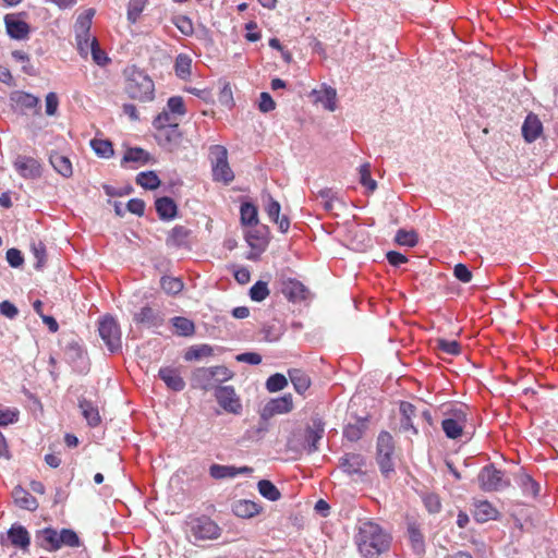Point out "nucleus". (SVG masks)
Instances as JSON below:
<instances>
[{
  "label": "nucleus",
  "instance_id": "f257e3e1",
  "mask_svg": "<svg viewBox=\"0 0 558 558\" xmlns=\"http://www.w3.org/2000/svg\"><path fill=\"white\" fill-rule=\"evenodd\" d=\"M391 536L378 523L364 520L357 524L355 544L364 558H378L390 547Z\"/></svg>",
  "mask_w": 558,
  "mask_h": 558
},
{
  "label": "nucleus",
  "instance_id": "f03ea898",
  "mask_svg": "<svg viewBox=\"0 0 558 558\" xmlns=\"http://www.w3.org/2000/svg\"><path fill=\"white\" fill-rule=\"evenodd\" d=\"M124 73V90L131 99L140 102H149L154 100L155 84L148 74L136 66L128 68Z\"/></svg>",
  "mask_w": 558,
  "mask_h": 558
},
{
  "label": "nucleus",
  "instance_id": "7ed1b4c3",
  "mask_svg": "<svg viewBox=\"0 0 558 558\" xmlns=\"http://www.w3.org/2000/svg\"><path fill=\"white\" fill-rule=\"evenodd\" d=\"M395 441L388 432H380L376 442V461L384 477L390 478L395 473Z\"/></svg>",
  "mask_w": 558,
  "mask_h": 558
},
{
  "label": "nucleus",
  "instance_id": "20e7f679",
  "mask_svg": "<svg viewBox=\"0 0 558 558\" xmlns=\"http://www.w3.org/2000/svg\"><path fill=\"white\" fill-rule=\"evenodd\" d=\"M98 333L111 353L121 350L122 332L118 320L113 316L105 315L98 319Z\"/></svg>",
  "mask_w": 558,
  "mask_h": 558
},
{
  "label": "nucleus",
  "instance_id": "39448f33",
  "mask_svg": "<svg viewBox=\"0 0 558 558\" xmlns=\"http://www.w3.org/2000/svg\"><path fill=\"white\" fill-rule=\"evenodd\" d=\"M210 156L213 161V179L223 184H229L234 179V173L228 162V151L221 145L210 147Z\"/></svg>",
  "mask_w": 558,
  "mask_h": 558
},
{
  "label": "nucleus",
  "instance_id": "423d86ee",
  "mask_svg": "<svg viewBox=\"0 0 558 558\" xmlns=\"http://www.w3.org/2000/svg\"><path fill=\"white\" fill-rule=\"evenodd\" d=\"M480 488L484 492H498L510 486V480L501 470L490 463L483 466L477 475Z\"/></svg>",
  "mask_w": 558,
  "mask_h": 558
},
{
  "label": "nucleus",
  "instance_id": "0eeeda50",
  "mask_svg": "<svg viewBox=\"0 0 558 558\" xmlns=\"http://www.w3.org/2000/svg\"><path fill=\"white\" fill-rule=\"evenodd\" d=\"M189 536L194 541L215 539L220 535V527L206 515L191 518L187 521Z\"/></svg>",
  "mask_w": 558,
  "mask_h": 558
},
{
  "label": "nucleus",
  "instance_id": "6e6552de",
  "mask_svg": "<svg viewBox=\"0 0 558 558\" xmlns=\"http://www.w3.org/2000/svg\"><path fill=\"white\" fill-rule=\"evenodd\" d=\"M218 404L228 413L240 415L243 407L240 397L232 386H218L215 389Z\"/></svg>",
  "mask_w": 558,
  "mask_h": 558
},
{
  "label": "nucleus",
  "instance_id": "1a4fd4ad",
  "mask_svg": "<svg viewBox=\"0 0 558 558\" xmlns=\"http://www.w3.org/2000/svg\"><path fill=\"white\" fill-rule=\"evenodd\" d=\"M12 107L15 111L26 114L28 111L39 113L40 100L38 97L22 90L13 92L10 96Z\"/></svg>",
  "mask_w": 558,
  "mask_h": 558
},
{
  "label": "nucleus",
  "instance_id": "9d476101",
  "mask_svg": "<svg viewBox=\"0 0 558 558\" xmlns=\"http://www.w3.org/2000/svg\"><path fill=\"white\" fill-rule=\"evenodd\" d=\"M14 168L24 179H39L43 174L41 163L29 156L19 155L14 160Z\"/></svg>",
  "mask_w": 558,
  "mask_h": 558
},
{
  "label": "nucleus",
  "instance_id": "9b49d317",
  "mask_svg": "<svg viewBox=\"0 0 558 558\" xmlns=\"http://www.w3.org/2000/svg\"><path fill=\"white\" fill-rule=\"evenodd\" d=\"M292 409V395L288 393L279 398L270 399L263 408L260 416L263 420H269L275 415L289 413Z\"/></svg>",
  "mask_w": 558,
  "mask_h": 558
},
{
  "label": "nucleus",
  "instance_id": "f8f14e48",
  "mask_svg": "<svg viewBox=\"0 0 558 558\" xmlns=\"http://www.w3.org/2000/svg\"><path fill=\"white\" fill-rule=\"evenodd\" d=\"M325 433V423L322 417L314 415L311 418V424L305 429V448L308 453L318 450V442Z\"/></svg>",
  "mask_w": 558,
  "mask_h": 558
},
{
  "label": "nucleus",
  "instance_id": "ddd939ff",
  "mask_svg": "<svg viewBox=\"0 0 558 558\" xmlns=\"http://www.w3.org/2000/svg\"><path fill=\"white\" fill-rule=\"evenodd\" d=\"M133 319L136 324H141L146 328H158L162 326L165 322L163 314L148 305L143 306L135 313Z\"/></svg>",
  "mask_w": 558,
  "mask_h": 558
},
{
  "label": "nucleus",
  "instance_id": "4468645a",
  "mask_svg": "<svg viewBox=\"0 0 558 558\" xmlns=\"http://www.w3.org/2000/svg\"><path fill=\"white\" fill-rule=\"evenodd\" d=\"M282 294L291 302H301L307 300L308 289L296 279H287L282 282Z\"/></svg>",
  "mask_w": 558,
  "mask_h": 558
},
{
  "label": "nucleus",
  "instance_id": "2eb2a0df",
  "mask_svg": "<svg viewBox=\"0 0 558 558\" xmlns=\"http://www.w3.org/2000/svg\"><path fill=\"white\" fill-rule=\"evenodd\" d=\"M4 23L8 35L17 40H23L28 37L29 25L14 14H7L4 16Z\"/></svg>",
  "mask_w": 558,
  "mask_h": 558
},
{
  "label": "nucleus",
  "instance_id": "dca6fc26",
  "mask_svg": "<svg viewBox=\"0 0 558 558\" xmlns=\"http://www.w3.org/2000/svg\"><path fill=\"white\" fill-rule=\"evenodd\" d=\"M366 459L361 453L349 452L340 458V468L348 474H364Z\"/></svg>",
  "mask_w": 558,
  "mask_h": 558
},
{
  "label": "nucleus",
  "instance_id": "f3484780",
  "mask_svg": "<svg viewBox=\"0 0 558 558\" xmlns=\"http://www.w3.org/2000/svg\"><path fill=\"white\" fill-rule=\"evenodd\" d=\"M78 408L81 410L82 416L89 427L94 428L100 425L101 416L97 404L84 397H80Z\"/></svg>",
  "mask_w": 558,
  "mask_h": 558
},
{
  "label": "nucleus",
  "instance_id": "a211bd4d",
  "mask_svg": "<svg viewBox=\"0 0 558 558\" xmlns=\"http://www.w3.org/2000/svg\"><path fill=\"white\" fill-rule=\"evenodd\" d=\"M317 198L320 199L324 209L328 213L347 208L345 202L332 189L320 190L317 193Z\"/></svg>",
  "mask_w": 558,
  "mask_h": 558
},
{
  "label": "nucleus",
  "instance_id": "6ab92c4d",
  "mask_svg": "<svg viewBox=\"0 0 558 558\" xmlns=\"http://www.w3.org/2000/svg\"><path fill=\"white\" fill-rule=\"evenodd\" d=\"M281 206L275 201L270 195L267 196V204L265 206V211L268 218L278 225L279 230L282 233H286L290 228V221L287 216L280 217Z\"/></svg>",
  "mask_w": 558,
  "mask_h": 558
},
{
  "label": "nucleus",
  "instance_id": "aec40b11",
  "mask_svg": "<svg viewBox=\"0 0 558 558\" xmlns=\"http://www.w3.org/2000/svg\"><path fill=\"white\" fill-rule=\"evenodd\" d=\"M8 539L16 548H20L22 551H27L31 537L27 530L20 524H13L8 531Z\"/></svg>",
  "mask_w": 558,
  "mask_h": 558
},
{
  "label": "nucleus",
  "instance_id": "412c9836",
  "mask_svg": "<svg viewBox=\"0 0 558 558\" xmlns=\"http://www.w3.org/2000/svg\"><path fill=\"white\" fill-rule=\"evenodd\" d=\"M65 356L78 372L84 373L87 371L86 354L78 343H69L65 348Z\"/></svg>",
  "mask_w": 558,
  "mask_h": 558
},
{
  "label": "nucleus",
  "instance_id": "4be33fe9",
  "mask_svg": "<svg viewBox=\"0 0 558 558\" xmlns=\"http://www.w3.org/2000/svg\"><path fill=\"white\" fill-rule=\"evenodd\" d=\"M252 469L248 466L235 468L233 465L211 464L209 474L215 480L232 478L239 474L251 473Z\"/></svg>",
  "mask_w": 558,
  "mask_h": 558
},
{
  "label": "nucleus",
  "instance_id": "5701e85b",
  "mask_svg": "<svg viewBox=\"0 0 558 558\" xmlns=\"http://www.w3.org/2000/svg\"><path fill=\"white\" fill-rule=\"evenodd\" d=\"M158 375L167 387L173 391H182L185 387V381L177 368L161 367Z\"/></svg>",
  "mask_w": 558,
  "mask_h": 558
},
{
  "label": "nucleus",
  "instance_id": "b1692460",
  "mask_svg": "<svg viewBox=\"0 0 558 558\" xmlns=\"http://www.w3.org/2000/svg\"><path fill=\"white\" fill-rule=\"evenodd\" d=\"M543 125L539 119L530 113L522 125V135L527 143H533L541 135Z\"/></svg>",
  "mask_w": 558,
  "mask_h": 558
},
{
  "label": "nucleus",
  "instance_id": "393cba45",
  "mask_svg": "<svg viewBox=\"0 0 558 558\" xmlns=\"http://www.w3.org/2000/svg\"><path fill=\"white\" fill-rule=\"evenodd\" d=\"M498 514V510L487 500H481L474 504L473 517L480 523L495 520Z\"/></svg>",
  "mask_w": 558,
  "mask_h": 558
},
{
  "label": "nucleus",
  "instance_id": "a878e982",
  "mask_svg": "<svg viewBox=\"0 0 558 558\" xmlns=\"http://www.w3.org/2000/svg\"><path fill=\"white\" fill-rule=\"evenodd\" d=\"M49 162L52 168L63 178H70L73 174L72 162L69 157L58 153L52 151L49 155Z\"/></svg>",
  "mask_w": 558,
  "mask_h": 558
},
{
  "label": "nucleus",
  "instance_id": "bb28decb",
  "mask_svg": "<svg viewBox=\"0 0 558 558\" xmlns=\"http://www.w3.org/2000/svg\"><path fill=\"white\" fill-rule=\"evenodd\" d=\"M12 497L16 506L28 511H35L38 508L37 499L21 486L14 487Z\"/></svg>",
  "mask_w": 558,
  "mask_h": 558
},
{
  "label": "nucleus",
  "instance_id": "cd10ccee",
  "mask_svg": "<svg viewBox=\"0 0 558 558\" xmlns=\"http://www.w3.org/2000/svg\"><path fill=\"white\" fill-rule=\"evenodd\" d=\"M156 211L161 220H171L178 214V207L171 197L163 196L156 199Z\"/></svg>",
  "mask_w": 558,
  "mask_h": 558
},
{
  "label": "nucleus",
  "instance_id": "c85d7f7f",
  "mask_svg": "<svg viewBox=\"0 0 558 558\" xmlns=\"http://www.w3.org/2000/svg\"><path fill=\"white\" fill-rule=\"evenodd\" d=\"M191 230L184 226H174L168 234L166 244L170 247H183L187 245Z\"/></svg>",
  "mask_w": 558,
  "mask_h": 558
},
{
  "label": "nucleus",
  "instance_id": "c756f323",
  "mask_svg": "<svg viewBox=\"0 0 558 558\" xmlns=\"http://www.w3.org/2000/svg\"><path fill=\"white\" fill-rule=\"evenodd\" d=\"M262 508L259 505L252 500H238L232 506L233 513L243 519H248L257 515L260 512Z\"/></svg>",
  "mask_w": 558,
  "mask_h": 558
},
{
  "label": "nucleus",
  "instance_id": "7c9ffc66",
  "mask_svg": "<svg viewBox=\"0 0 558 558\" xmlns=\"http://www.w3.org/2000/svg\"><path fill=\"white\" fill-rule=\"evenodd\" d=\"M416 408L407 401H402L400 403V413H401V421H400V429L402 432L412 430L414 435L417 434V429L414 427L412 423V417L415 416Z\"/></svg>",
  "mask_w": 558,
  "mask_h": 558
},
{
  "label": "nucleus",
  "instance_id": "2f4dec72",
  "mask_svg": "<svg viewBox=\"0 0 558 558\" xmlns=\"http://www.w3.org/2000/svg\"><path fill=\"white\" fill-rule=\"evenodd\" d=\"M252 229L247 230L246 233H245V239H246V242L247 244L252 247V248H258V250H263L266 244H267V240H266V232H267V227L266 226H260V227H251Z\"/></svg>",
  "mask_w": 558,
  "mask_h": 558
},
{
  "label": "nucleus",
  "instance_id": "473e14b6",
  "mask_svg": "<svg viewBox=\"0 0 558 558\" xmlns=\"http://www.w3.org/2000/svg\"><path fill=\"white\" fill-rule=\"evenodd\" d=\"M214 374L211 367H199L193 372L192 385L203 390H208L211 387Z\"/></svg>",
  "mask_w": 558,
  "mask_h": 558
},
{
  "label": "nucleus",
  "instance_id": "72a5a7b5",
  "mask_svg": "<svg viewBox=\"0 0 558 558\" xmlns=\"http://www.w3.org/2000/svg\"><path fill=\"white\" fill-rule=\"evenodd\" d=\"M58 536H60V532H57L51 527H47L43 530L38 536L39 545L49 551L58 550L61 548Z\"/></svg>",
  "mask_w": 558,
  "mask_h": 558
},
{
  "label": "nucleus",
  "instance_id": "f704fd0d",
  "mask_svg": "<svg viewBox=\"0 0 558 558\" xmlns=\"http://www.w3.org/2000/svg\"><path fill=\"white\" fill-rule=\"evenodd\" d=\"M289 378L300 395H303L311 386V379L307 374L299 368H292L288 371Z\"/></svg>",
  "mask_w": 558,
  "mask_h": 558
},
{
  "label": "nucleus",
  "instance_id": "c9c22d12",
  "mask_svg": "<svg viewBox=\"0 0 558 558\" xmlns=\"http://www.w3.org/2000/svg\"><path fill=\"white\" fill-rule=\"evenodd\" d=\"M408 534L415 554L421 555L425 550L424 535L415 522L408 523Z\"/></svg>",
  "mask_w": 558,
  "mask_h": 558
},
{
  "label": "nucleus",
  "instance_id": "e433bc0d",
  "mask_svg": "<svg viewBox=\"0 0 558 558\" xmlns=\"http://www.w3.org/2000/svg\"><path fill=\"white\" fill-rule=\"evenodd\" d=\"M241 223L246 227H257L258 225V210L257 207L250 203L244 202L240 207Z\"/></svg>",
  "mask_w": 558,
  "mask_h": 558
},
{
  "label": "nucleus",
  "instance_id": "4c0bfd02",
  "mask_svg": "<svg viewBox=\"0 0 558 558\" xmlns=\"http://www.w3.org/2000/svg\"><path fill=\"white\" fill-rule=\"evenodd\" d=\"M171 324L178 336L191 337L195 332L194 323L186 317L175 316L171 319Z\"/></svg>",
  "mask_w": 558,
  "mask_h": 558
},
{
  "label": "nucleus",
  "instance_id": "58836bf2",
  "mask_svg": "<svg viewBox=\"0 0 558 558\" xmlns=\"http://www.w3.org/2000/svg\"><path fill=\"white\" fill-rule=\"evenodd\" d=\"M214 354V349L209 344H198V345H192L187 349V351L184 354L185 361H197L203 357H207Z\"/></svg>",
  "mask_w": 558,
  "mask_h": 558
},
{
  "label": "nucleus",
  "instance_id": "ea45409f",
  "mask_svg": "<svg viewBox=\"0 0 558 558\" xmlns=\"http://www.w3.org/2000/svg\"><path fill=\"white\" fill-rule=\"evenodd\" d=\"M257 488L259 494L270 501H277L281 498L279 489L268 480H260Z\"/></svg>",
  "mask_w": 558,
  "mask_h": 558
},
{
  "label": "nucleus",
  "instance_id": "a19ab883",
  "mask_svg": "<svg viewBox=\"0 0 558 558\" xmlns=\"http://www.w3.org/2000/svg\"><path fill=\"white\" fill-rule=\"evenodd\" d=\"M147 3L148 0H129L126 16L131 24H135L138 21Z\"/></svg>",
  "mask_w": 558,
  "mask_h": 558
},
{
  "label": "nucleus",
  "instance_id": "79ce46f5",
  "mask_svg": "<svg viewBox=\"0 0 558 558\" xmlns=\"http://www.w3.org/2000/svg\"><path fill=\"white\" fill-rule=\"evenodd\" d=\"M160 286H161V289L167 294H173V295L180 293L184 287V284L180 278L169 277V276L161 277Z\"/></svg>",
  "mask_w": 558,
  "mask_h": 558
},
{
  "label": "nucleus",
  "instance_id": "37998d69",
  "mask_svg": "<svg viewBox=\"0 0 558 558\" xmlns=\"http://www.w3.org/2000/svg\"><path fill=\"white\" fill-rule=\"evenodd\" d=\"M136 183L144 189L155 190L160 185V180L154 171H145L137 174Z\"/></svg>",
  "mask_w": 558,
  "mask_h": 558
},
{
  "label": "nucleus",
  "instance_id": "c03bdc74",
  "mask_svg": "<svg viewBox=\"0 0 558 558\" xmlns=\"http://www.w3.org/2000/svg\"><path fill=\"white\" fill-rule=\"evenodd\" d=\"M519 485L525 496L536 497L539 494V485L529 474L519 477Z\"/></svg>",
  "mask_w": 558,
  "mask_h": 558
},
{
  "label": "nucleus",
  "instance_id": "a18cd8bd",
  "mask_svg": "<svg viewBox=\"0 0 558 558\" xmlns=\"http://www.w3.org/2000/svg\"><path fill=\"white\" fill-rule=\"evenodd\" d=\"M175 73L180 78H186L191 75L192 59L184 53H181L175 59Z\"/></svg>",
  "mask_w": 558,
  "mask_h": 558
},
{
  "label": "nucleus",
  "instance_id": "49530a36",
  "mask_svg": "<svg viewBox=\"0 0 558 558\" xmlns=\"http://www.w3.org/2000/svg\"><path fill=\"white\" fill-rule=\"evenodd\" d=\"M364 430H365V422L364 421H357L356 423L354 424H348L345 427H344V430H343V436L349 440V441H357L362 438L363 434H364Z\"/></svg>",
  "mask_w": 558,
  "mask_h": 558
},
{
  "label": "nucleus",
  "instance_id": "de8ad7c7",
  "mask_svg": "<svg viewBox=\"0 0 558 558\" xmlns=\"http://www.w3.org/2000/svg\"><path fill=\"white\" fill-rule=\"evenodd\" d=\"M149 160V154L143 148L134 147L129 148L122 159L123 162H140L142 165L147 163Z\"/></svg>",
  "mask_w": 558,
  "mask_h": 558
},
{
  "label": "nucleus",
  "instance_id": "09e8293b",
  "mask_svg": "<svg viewBox=\"0 0 558 558\" xmlns=\"http://www.w3.org/2000/svg\"><path fill=\"white\" fill-rule=\"evenodd\" d=\"M441 427L448 438L457 439L462 436L465 426L457 423V421H453L451 418H445L441 422Z\"/></svg>",
  "mask_w": 558,
  "mask_h": 558
},
{
  "label": "nucleus",
  "instance_id": "8fccbe9b",
  "mask_svg": "<svg viewBox=\"0 0 558 558\" xmlns=\"http://www.w3.org/2000/svg\"><path fill=\"white\" fill-rule=\"evenodd\" d=\"M90 53L93 61L99 66H105L110 62V58L107 53L100 48L98 40L96 37H93L90 41Z\"/></svg>",
  "mask_w": 558,
  "mask_h": 558
},
{
  "label": "nucleus",
  "instance_id": "3c124183",
  "mask_svg": "<svg viewBox=\"0 0 558 558\" xmlns=\"http://www.w3.org/2000/svg\"><path fill=\"white\" fill-rule=\"evenodd\" d=\"M172 124H178V121L168 110L160 112L153 121L156 130H165V128H171Z\"/></svg>",
  "mask_w": 558,
  "mask_h": 558
},
{
  "label": "nucleus",
  "instance_id": "603ef678",
  "mask_svg": "<svg viewBox=\"0 0 558 558\" xmlns=\"http://www.w3.org/2000/svg\"><path fill=\"white\" fill-rule=\"evenodd\" d=\"M90 145L99 157L109 158L113 155L112 144L107 140H93Z\"/></svg>",
  "mask_w": 558,
  "mask_h": 558
},
{
  "label": "nucleus",
  "instance_id": "864d4df0",
  "mask_svg": "<svg viewBox=\"0 0 558 558\" xmlns=\"http://www.w3.org/2000/svg\"><path fill=\"white\" fill-rule=\"evenodd\" d=\"M395 241L399 245L413 247L417 243V235L413 230L407 231L404 229H400L396 234Z\"/></svg>",
  "mask_w": 558,
  "mask_h": 558
},
{
  "label": "nucleus",
  "instance_id": "5fc2aeb1",
  "mask_svg": "<svg viewBox=\"0 0 558 558\" xmlns=\"http://www.w3.org/2000/svg\"><path fill=\"white\" fill-rule=\"evenodd\" d=\"M60 541V547L61 546H69V547H78L81 546V541L77 534L70 529H62L60 531V536H58Z\"/></svg>",
  "mask_w": 558,
  "mask_h": 558
},
{
  "label": "nucleus",
  "instance_id": "6e6d98bb",
  "mask_svg": "<svg viewBox=\"0 0 558 558\" xmlns=\"http://www.w3.org/2000/svg\"><path fill=\"white\" fill-rule=\"evenodd\" d=\"M288 385V380L284 375L276 373L268 377L266 381V389L269 392H277L284 389Z\"/></svg>",
  "mask_w": 558,
  "mask_h": 558
},
{
  "label": "nucleus",
  "instance_id": "4d7b16f0",
  "mask_svg": "<svg viewBox=\"0 0 558 558\" xmlns=\"http://www.w3.org/2000/svg\"><path fill=\"white\" fill-rule=\"evenodd\" d=\"M95 14L93 9H88L84 15H81L75 24V34L81 33L82 35L89 34V28L92 24V17Z\"/></svg>",
  "mask_w": 558,
  "mask_h": 558
},
{
  "label": "nucleus",
  "instance_id": "13d9d810",
  "mask_svg": "<svg viewBox=\"0 0 558 558\" xmlns=\"http://www.w3.org/2000/svg\"><path fill=\"white\" fill-rule=\"evenodd\" d=\"M422 499H423V504H424L426 510L429 513L435 514V513L440 512L441 501L437 494H434V493L424 494Z\"/></svg>",
  "mask_w": 558,
  "mask_h": 558
},
{
  "label": "nucleus",
  "instance_id": "bf43d9fd",
  "mask_svg": "<svg viewBox=\"0 0 558 558\" xmlns=\"http://www.w3.org/2000/svg\"><path fill=\"white\" fill-rule=\"evenodd\" d=\"M269 295V289L265 281H257L250 289V298L255 302H262Z\"/></svg>",
  "mask_w": 558,
  "mask_h": 558
},
{
  "label": "nucleus",
  "instance_id": "052dcab7",
  "mask_svg": "<svg viewBox=\"0 0 558 558\" xmlns=\"http://www.w3.org/2000/svg\"><path fill=\"white\" fill-rule=\"evenodd\" d=\"M336 89L328 87L317 96V101H320L329 111H333L336 109Z\"/></svg>",
  "mask_w": 558,
  "mask_h": 558
},
{
  "label": "nucleus",
  "instance_id": "680f3d73",
  "mask_svg": "<svg viewBox=\"0 0 558 558\" xmlns=\"http://www.w3.org/2000/svg\"><path fill=\"white\" fill-rule=\"evenodd\" d=\"M167 110L173 116H184L186 113L184 100L181 96H172L167 101Z\"/></svg>",
  "mask_w": 558,
  "mask_h": 558
},
{
  "label": "nucleus",
  "instance_id": "e2e57ef3",
  "mask_svg": "<svg viewBox=\"0 0 558 558\" xmlns=\"http://www.w3.org/2000/svg\"><path fill=\"white\" fill-rule=\"evenodd\" d=\"M360 182L363 186L367 187L371 192H374L377 187V183L371 177L369 163H364L360 167Z\"/></svg>",
  "mask_w": 558,
  "mask_h": 558
},
{
  "label": "nucleus",
  "instance_id": "0e129e2a",
  "mask_svg": "<svg viewBox=\"0 0 558 558\" xmlns=\"http://www.w3.org/2000/svg\"><path fill=\"white\" fill-rule=\"evenodd\" d=\"M437 349L450 355H458L461 351L459 342L446 339L437 340Z\"/></svg>",
  "mask_w": 558,
  "mask_h": 558
},
{
  "label": "nucleus",
  "instance_id": "69168bd1",
  "mask_svg": "<svg viewBox=\"0 0 558 558\" xmlns=\"http://www.w3.org/2000/svg\"><path fill=\"white\" fill-rule=\"evenodd\" d=\"M468 408L463 404L460 407L451 409L449 412H447L448 417L453 421H457V423L465 426L468 421V414H466Z\"/></svg>",
  "mask_w": 558,
  "mask_h": 558
},
{
  "label": "nucleus",
  "instance_id": "338daca9",
  "mask_svg": "<svg viewBox=\"0 0 558 558\" xmlns=\"http://www.w3.org/2000/svg\"><path fill=\"white\" fill-rule=\"evenodd\" d=\"M178 126H179V124H172L171 128H165V130H158L159 138L167 143L178 142V140L180 138V133H179Z\"/></svg>",
  "mask_w": 558,
  "mask_h": 558
},
{
  "label": "nucleus",
  "instance_id": "774afa93",
  "mask_svg": "<svg viewBox=\"0 0 558 558\" xmlns=\"http://www.w3.org/2000/svg\"><path fill=\"white\" fill-rule=\"evenodd\" d=\"M5 258L9 265L13 268H19L24 264V257L21 251L14 247L7 251Z\"/></svg>",
  "mask_w": 558,
  "mask_h": 558
}]
</instances>
